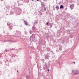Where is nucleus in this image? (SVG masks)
<instances>
[{
	"label": "nucleus",
	"instance_id": "obj_1",
	"mask_svg": "<svg viewBox=\"0 0 79 79\" xmlns=\"http://www.w3.org/2000/svg\"><path fill=\"white\" fill-rule=\"evenodd\" d=\"M74 5L72 4L70 6V8H71V10H73V8H74Z\"/></svg>",
	"mask_w": 79,
	"mask_h": 79
},
{
	"label": "nucleus",
	"instance_id": "obj_2",
	"mask_svg": "<svg viewBox=\"0 0 79 79\" xmlns=\"http://www.w3.org/2000/svg\"><path fill=\"white\" fill-rule=\"evenodd\" d=\"M78 72L77 71H75V73H74V75H76V74H78Z\"/></svg>",
	"mask_w": 79,
	"mask_h": 79
},
{
	"label": "nucleus",
	"instance_id": "obj_3",
	"mask_svg": "<svg viewBox=\"0 0 79 79\" xmlns=\"http://www.w3.org/2000/svg\"><path fill=\"white\" fill-rule=\"evenodd\" d=\"M64 8V6H63V5H61L60 7V8Z\"/></svg>",
	"mask_w": 79,
	"mask_h": 79
},
{
	"label": "nucleus",
	"instance_id": "obj_4",
	"mask_svg": "<svg viewBox=\"0 0 79 79\" xmlns=\"http://www.w3.org/2000/svg\"><path fill=\"white\" fill-rule=\"evenodd\" d=\"M56 8L57 10H58V9H59V7L58 6H56Z\"/></svg>",
	"mask_w": 79,
	"mask_h": 79
},
{
	"label": "nucleus",
	"instance_id": "obj_5",
	"mask_svg": "<svg viewBox=\"0 0 79 79\" xmlns=\"http://www.w3.org/2000/svg\"><path fill=\"white\" fill-rule=\"evenodd\" d=\"M24 23L26 25H27V22H26V21H25Z\"/></svg>",
	"mask_w": 79,
	"mask_h": 79
},
{
	"label": "nucleus",
	"instance_id": "obj_6",
	"mask_svg": "<svg viewBox=\"0 0 79 79\" xmlns=\"http://www.w3.org/2000/svg\"><path fill=\"white\" fill-rule=\"evenodd\" d=\"M46 10H47V8H46V7H45L44 8V11H46Z\"/></svg>",
	"mask_w": 79,
	"mask_h": 79
},
{
	"label": "nucleus",
	"instance_id": "obj_7",
	"mask_svg": "<svg viewBox=\"0 0 79 79\" xmlns=\"http://www.w3.org/2000/svg\"><path fill=\"white\" fill-rule=\"evenodd\" d=\"M47 25H48V22H47V23H46Z\"/></svg>",
	"mask_w": 79,
	"mask_h": 79
},
{
	"label": "nucleus",
	"instance_id": "obj_8",
	"mask_svg": "<svg viewBox=\"0 0 79 79\" xmlns=\"http://www.w3.org/2000/svg\"><path fill=\"white\" fill-rule=\"evenodd\" d=\"M62 50V48H59V50Z\"/></svg>",
	"mask_w": 79,
	"mask_h": 79
},
{
	"label": "nucleus",
	"instance_id": "obj_9",
	"mask_svg": "<svg viewBox=\"0 0 79 79\" xmlns=\"http://www.w3.org/2000/svg\"><path fill=\"white\" fill-rule=\"evenodd\" d=\"M48 72H49V71H50V70L48 69Z\"/></svg>",
	"mask_w": 79,
	"mask_h": 79
},
{
	"label": "nucleus",
	"instance_id": "obj_10",
	"mask_svg": "<svg viewBox=\"0 0 79 79\" xmlns=\"http://www.w3.org/2000/svg\"><path fill=\"white\" fill-rule=\"evenodd\" d=\"M73 63L75 64V62H74Z\"/></svg>",
	"mask_w": 79,
	"mask_h": 79
},
{
	"label": "nucleus",
	"instance_id": "obj_11",
	"mask_svg": "<svg viewBox=\"0 0 79 79\" xmlns=\"http://www.w3.org/2000/svg\"><path fill=\"white\" fill-rule=\"evenodd\" d=\"M39 0H37V1H39Z\"/></svg>",
	"mask_w": 79,
	"mask_h": 79
},
{
	"label": "nucleus",
	"instance_id": "obj_12",
	"mask_svg": "<svg viewBox=\"0 0 79 79\" xmlns=\"http://www.w3.org/2000/svg\"><path fill=\"white\" fill-rule=\"evenodd\" d=\"M52 25H51V27H52Z\"/></svg>",
	"mask_w": 79,
	"mask_h": 79
},
{
	"label": "nucleus",
	"instance_id": "obj_13",
	"mask_svg": "<svg viewBox=\"0 0 79 79\" xmlns=\"http://www.w3.org/2000/svg\"><path fill=\"white\" fill-rule=\"evenodd\" d=\"M1 0V1H3V0Z\"/></svg>",
	"mask_w": 79,
	"mask_h": 79
},
{
	"label": "nucleus",
	"instance_id": "obj_14",
	"mask_svg": "<svg viewBox=\"0 0 79 79\" xmlns=\"http://www.w3.org/2000/svg\"><path fill=\"white\" fill-rule=\"evenodd\" d=\"M17 72H18V71L17 70Z\"/></svg>",
	"mask_w": 79,
	"mask_h": 79
},
{
	"label": "nucleus",
	"instance_id": "obj_15",
	"mask_svg": "<svg viewBox=\"0 0 79 79\" xmlns=\"http://www.w3.org/2000/svg\"><path fill=\"white\" fill-rule=\"evenodd\" d=\"M32 1H33V0H32Z\"/></svg>",
	"mask_w": 79,
	"mask_h": 79
}]
</instances>
